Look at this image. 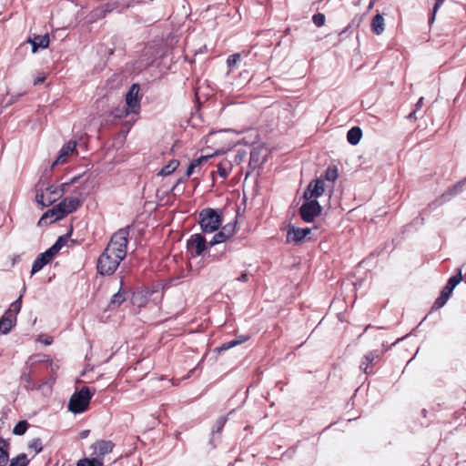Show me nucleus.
Listing matches in <instances>:
<instances>
[{
    "mask_svg": "<svg viewBox=\"0 0 466 466\" xmlns=\"http://www.w3.org/2000/svg\"><path fill=\"white\" fill-rule=\"evenodd\" d=\"M223 218L222 209L207 208L199 212V225L203 233H213L217 231Z\"/></svg>",
    "mask_w": 466,
    "mask_h": 466,
    "instance_id": "nucleus-1",
    "label": "nucleus"
},
{
    "mask_svg": "<svg viewBox=\"0 0 466 466\" xmlns=\"http://www.w3.org/2000/svg\"><path fill=\"white\" fill-rule=\"evenodd\" d=\"M95 394V390H91L89 387H82L80 390L72 394L68 402V410L79 414L83 413L88 408L90 400Z\"/></svg>",
    "mask_w": 466,
    "mask_h": 466,
    "instance_id": "nucleus-2",
    "label": "nucleus"
},
{
    "mask_svg": "<svg viewBox=\"0 0 466 466\" xmlns=\"http://www.w3.org/2000/svg\"><path fill=\"white\" fill-rule=\"evenodd\" d=\"M129 228L130 227L128 226L115 232L106 248L107 251H111L114 255L120 257L122 259L127 256Z\"/></svg>",
    "mask_w": 466,
    "mask_h": 466,
    "instance_id": "nucleus-3",
    "label": "nucleus"
},
{
    "mask_svg": "<svg viewBox=\"0 0 466 466\" xmlns=\"http://www.w3.org/2000/svg\"><path fill=\"white\" fill-rule=\"evenodd\" d=\"M122 260L120 257L114 255L111 251H107L105 248L97 259V273L102 276H111L117 269Z\"/></svg>",
    "mask_w": 466,
    "mask_h": 466,
    "instance_id": "nucleus-4",
    "label": "nucleus"
},
{
    "mask_svg": "<svg viewBox=\"0 0 466 466\" xmlns=\"http://www.w3.org/2000/svg\"><path fill=\"white\" fill-rule=\"evenodd\" d=\"M38 183L35 189V201L42 208H46L54 204L57 199L62 197V193L58 191V187L53 185H47L45 188L39 187Z\"/></svg>",
    "mask_w": 466,
    "mask_h": 466,
    "instance_id": "nucleus-5",
    "label": "nucleus"
},
{
    "mask_svg": "<svg viewBox=\"0 0 466 466\" xmlns=\"http://www.w3.org/2000/svg\"><path fill=\"white\" fill-rule=\"evenodd\" d=\"M462 280V275H461V268H458L457 274L451 277L447 284L444 286L442 290L441 291L440 296L435 299L431 309L432 310H438L441 309L450 299L453 289Z\"/></svg>",
    "mask_w": 466,
    "mask_h": 466,
    "instance_id": "nucleus-6",
    "label": "nucleus"
},
{
    "mask_svg": "<svg viewBox=\"0 0 466 466\" xmlns=\"http://www.w3.org/2000/svg\"><path fill=\"white\" fill-rule=\"evenodd\" d=\"M187 249L193 258L199 256L207 257L209 250V244L204 235L196 233L190 236L187 241Z\"/></svg>",
    "mask_w": 466,
    "mask_h": 466,
    "instance_id": "nucleus-7",
    "label": "nucleus"
},
{
    "mask_svg": "<svg viewBox=\"0 0 466 466\" xmlns=\"http://www.w3.org/2000/svg\"><path fill=\"white\" fill-rule=\"evenodd\" d=\"M131 1H124L119 2L118 0L110 1L108 3L103 4L96 8H95L92 13L91 16L93 19L97 20L105 17L106 14L111 13L113 11H116L118 13H121L126 8L130 6Z\"/></svg>",
    "mask_w": 466,
    "mask_h": 466,
    "instance_id": "nucleus-8",
    "label": "nucleus"
},
{
    "mask_svg": "<svg viewBox=\"0 0 466 466\" xmlns=\"http://www.w3.org/2000/svg\"><path fill=\"white\" fill-rule=\"evenodd\" d=\"M321 209L317 199H309L300 206L299 213L304 222L310 223L320 214Z\"/></svg>",
    "mask_w": 466,
    "mask_h": 466,
    "instance_id": "nucleus-9",
    "label": "nucleus"
},
{
    "mask_svg": "<svg viewBox=\"0 0 466 466\" xmlns=\"http://www.w3.org/2000/svg\"><path fill=\"white\" fill-rule=\"evenodd\" d=\"M463 186H464V179L458 182L453 187L448 188L441 197L440 198L432 201L431 204H429L427 209L433 210L437 208L438 207L441 206L445 202L451 200L455 195L461 193L463 191Z\"/></svg>",
    "mask_w": 466,
    "mask_h": 466,
    "instance_id": "nucleus-10",
    "label": "nucleus"
},
{
    "mask_svg": "<svg viewBox=\"0 0 466 466\" xmlns=\"http://www.w3.org/2000/svg\"><path fill=\"white\" fill-rule=\"evenodd\" d=\"M115 443L112 441L98 440L90 446L91 455L103 461L104 458L113 451Z\"/></svg>",
    "mask_w": 466,
    "mask_h": 466,
    "instance_id": "nucleus-11",
    "label": "nucleus"
},
{
    "mask_svg": "<svg viewBox=\"0 0 466 466\" xmlns=\"http://www.w3.org/2000/svg\"><path fill=\"white\" fill-rule=\"evenodd\" d=\"M266 160L267 153L265 148L260 146L253 147L250 151L248 163V169L250 170L247 172L246 177H248L252 171L261 167L266 162Z\"/></svg>",
    "mask_w": 466,
    "mask_h": 466,
    "instance_id": "nucleus-12",
    "label": "nucleus"
},
{
    "mask_svg": "<svg viewBox=\"0 0 466 466\" xmlns=\"http://www.w3.org/2000/svg\"><path fill=\"white\" fill-rule=\"evenodd\" d=\"M325 190V183L322 178H316L310 181V183L308 185L307 188L305 189L303 193V198L305 200L309 199H317L322 194Z\"/></svg>",
    "mask_w": 466,
    "mask_h": 466,
    "instance_id": "nucleus-13",
    "label": "nucleus"
},
{
    "mask_svg": "<svg viewBox=\"0 0 466 466\" xmlns=\"http://www.w3.org/2000/svg\"><path fill=\"white\" fill-rule=\"evenodd\" d=\"M139 85L133 84L126 95V106L129 108L132 114H138L140 110V101L138 98Z\"/></svg>",
    "mask_w": 466,
    "mask_h": 466,
    "instance_id": "nucleus-14",
    "label": "nucleus"
},
{
    "mask_svg": "<svg viewBox=\"0 0 466 466\" xmlns=\"http://www.w3.org/2000/svg\"><path fill=\"white\" fill-rule=\"evenodd\" d=\"M310 228H296L293 225H289L287 230V242L298 244L301 242L309 233Z\"/></svg>",
    "mask_w": 466,
    "mask_h": 466,
    "instance_id": "nucleus-15",
    "label": "nucleus"
},
{
    "mask_svg": "<svg viewBox=\"0 0 466 466\" xmlns=\"http://www.w3.org/2000/svg\"><path fill=\"white\" fill-rule=\"evenodd\" d=\"M235 245H233V241H230L228 244L216 246L212 248H209L208 252V261H218L222 259L227 252H230L235 248Z\"/></svg>",
    "mask_w": 466,
    "mask_h": 466,
    "instance_id": "nucleus-16",
    "label": "nucleus"
},
{
    "mask_svg": "<svg viewBox=\"0 0 466 466\" xmlns=\"http://www.w3.org/2000/svg\"><path fill=\"white\" fill-rule=\"evenodd\" d=\"M56 255V254L53 252L50 248H47L45 252L39 254L33 262L31 275H35V273L40 271L46 265H47L53 259V258Z\"/></svg>",
    "mask_w": 466,
    "mask_h": 466,
    "instance_id": "nucleus-17",
    "label": "nucleus"
},
{
    "mask_svg": "<svg viewBox=\"0 0 466 466\" xmlns=\"http://www.w3.org/2000/svg\"><path fill=\"white\" fill-rule=\"evenodd\" d=\"M386 350H388V349H386L385 351ZM383 353H384V350H374L369 351L362 358L360 364V369L361 370H363L364 373L370 374L372 371L369 370L370 366L376 360H380V358L381 357V355Z\"/></svg>",
    "mask_w": 466,
    "mask_h": 466,
    "instance_id": "nucleus-18",
    "label": "nucleus"
},
{
    "mask_svg": "<svg viewBox=\"0 0 466 466\" xmlns=\"http://www.w3.org/2000/svg\"><path fill=\"white\" fill-rule=\"evenodd\" d=\"M76 141L75 140H70L65 144L60 149L56 159L53 163V166L65 163L66 157L76 150Z\"/></svg>",
    "mask_w": 466,
    "mask_h": 466,
    "instance_id": "nucleus-19",
    "label": "nucleus"
},
{
    "mask_svg": "<svg viewBox=\"0 0 466 466\" xmlns=\"http://www.w3.org/2000/svg\"><path fill=\"white\" fill-rule=\"evenodd\" d=\"M28 43L32 45V52L36 53L39 48H46L49 46L48 35H35L33 38H29Z\"/></svg>",
    "mask_w": 466,
    "mask_h": 466,
    "instance_id": "nucleus-20",
    "label": "nucleus"
},
{
    "mask_svg": "<svg viewBox=\"0 0 466 466\" xmlns=\"http://www.w3.org/2000/svg\"><path fill=\"white\" fill-rule=\"evenodd\" d=\"M62 218V217H58V212L55 207H53L42 215L38 221V226H46Z\"/></svg>",
    "mask_w": 466,
    "mask_h": 466,
    "instance_id": "nucleus-21",
    "label": "nucleus"
},
{
    "mask_svg": "<svg viewBox=\"0 0 466 466\" xmlns=\"http://www.w3.org/2000/svg\"><path fill=\"white\" fill-rule=\"evenodd\" d=\"M371 31L375 35H381L384 32L385 29V24H384V18L380 14H377L373 16L371 23Z\"/></svg>",
    "mask_w": 466,
    "mask_h": 466,
    "instance_id": "nucleus-22",
    "label": "nucleus"
},
{
    "mask_svg": "<svg viewBox=\"0 0 466 466\" xmlns=\"http://www.w3.org/2000/svg\"><path fill=\"white\" fill-rule=\"evenodd\" d=\"M230 241H233V245L235 244L234 239H228V237L225 235V232L218 231L217 232L213 238L208 241L209 248H212L216 246L228 244Z\"/></svg>",
    "mask_w": 466,
    "mask_h": 466,
    "instance_id": "nucleus-23",
    "label": "nucleus"
},
{
    "mask_svg": "<svg viewBox=\"0 0 466 466\" xmlns=\"http://www.w3.org/2000/svg\"><path fill=\"white\" fill-rule=\"evenodd\" d=\"M361 137L362 130L360 127H353L347 133V140L352 146L358 145L361 139Z\"/></svg>",
    "mask_w": 466,
    "mask_h": 466,
    "instance_id": "nucleus-24",
    "label": "nucleus"
},
{
    "mask_svg": "<svg viewBox=\"0 0 466 466\" xmlns=\"http://www.w3.org/2000/svg\"><path fill=\"white\" fill-rule=\"evenodd\" d=\"M9 443L0 438V466H6L9 460V452H8Z\"/></svg>",
    "mask_w": 466,
    "mask_h": 466,
    "instance_id": "nucleus-25",
    "label": "nucleus"
},
{
    "mask_svg": "<svg viewBox=\"0 0 466 466\" xmlns=\"http://www.w3.org/2000/svg\"><path fill=\"white\" fill-rule=\"evenodd\" d=\"M68 211V214L75 212L83 203V200L76 197H66L64 199Z\"/></svg>",
    "mask_w": 466,
    "mask_h": 466,
    "instance_id": "nucleus-26",
    "label": "nucleus"
},
{
    "mask_svg": "<svg viewBox=\"0 0 466 466\" xmlns=\"http://www.w3.org/2000/svg\"><path fill=\"white\" fill-rule=\"evenodd\" d=\"M125 300V292H122V289L120 288V289L112 296L108 308L110 309L118 308Z\"/></svg>",
    "mask_w": 466,
    "mask_h": 466,
    "instance_id": "nucleus-27",
    "label": "nucleus"
},
{
    "mask_svg": "<svg viewBox=\"0 0 466 466\" xmlns=\"http://www.w3.org/2000/svg\"><path fill=\"white\" fill-rule=\"evenodd\" d=\"M22 298H23V294H21L17 299H15L9 307V309H7V311L5 313V315L7 316H11V318H14L15 319V316L20 312L21 310V308H22Z\"/></svg>",
    "mask_w": 466,
    "mask_h": 466,
    "instance_id": "nucleus-28",
    "label": "nucleus"
},
{
    "mask_svg": "<svg viewBox=\"0 0 466 466\" xmlns=\"http://www.w3.org/2000/svg\"><path fill=\"white\" fill-rule=\"evenodd\" d=\"M13 328V319L11 316L4 315L0 319V333L7 334Z\"/></svg>",
    "mask_w": 466,
    "mask_h": 466,
    "instance_id": "nucleus-29",
    "label": "nucleus"
},
{
    "mask_svg": "<svg viewBox=\"0 0 466 466\" xmlns=\"http://www.w3.org/2000/svg\"><path fill=\"white\" fill-rule=\"evenodd\" d=\"M179 166V161L177 159L170 160L166 166H164L158 172L159 176H168L172 174Z\"/></svg>",
    "mask_w": 466,
    "mask_h": 466,
    "instance_id": "nucleus-30",
    "label": "nucleus"
},
{
    "mask_svg": "<svg viewBox=\"0 0 466 466\" xmlns=\"http://www.w3.org/2000/svg\"><path fill=\"white\" fill-rule=\"evenodd\" d=\"M212 156H201L198 158L193 159L190 164L188 165L187 171H186V177H189L193 172L194 169L198 167L202 162L207 161L208 158H210Z\"/></svg>",
    "mask_w": 466,
    "mask_h": 466,
    "instance_id": "nucleus-31",
    "label": "nucleus"
},
{
    "mask_svg": "<svg viewBox=\"0 0 466 466\" xmlns=\"http://www.w3.org/2000/svg\"><path fill=\"white\" fill-rule=\"evenodd\" d=\"M70 233L58 237L56 241L49 248L53 252L57 254L59 250L67 243Z\"/></svg>",
    "mask_w": 466,
    "mask_h": 466,
    "instance_id": "nucleus-32",
    "label": "nucleus"
},
{
    "mask_svg": "<svg viewBox=\"0 0 466 466\" xmlns=\"http://www.w3.org/2000/svg\"><path fill=\"white\" fill-rule=\"evenodd\" d=\"M247 341V338H242V339H232L227 342H224L220 347L217 348L218 352L228 350L231 348L238 346Z\"/></svg>",
    "mask_w": 466,
    "mask_h": 466,
    "instance_id": "nucleus-33",
    "label": "nucleus"
},
{
    "mask_svg": "<svg viewBox=\"0 0 466 466\" xmlns=\"http://www.w3.org/2000/svg\"><path fill=\"white\" fill-rule=\"evenodd\" d=\"M76 466H104V461L97 458H84L77 461Z\"/></svg>",
    "mask_w": 466,
    "mask_h": 466,
    "instance_id": "nucleus-34",
    "label": "nucleus"
},
{
    "mask_svg": "<svg viewBox=\"0 0 466 466\" xmlns=\"http://www.w3.org/2000/svg\"><path fill=\"white\" fill-rule=\"evenodd\" d=\"M29 427V423L23 420H19L14 427L13 429V433L15 435H17V436H22L25 433V431H27Z\"/></svg>",
    "mask_w": 466,
    "mask_h": 466,
    "instance_id": "nucleus-35",
    "label": "nucleus"
},
{
    "mask_svg": "<svg viewBox=\"0 0 466 466\" xmlns=\"http://www.w3.org/2000/svg\"><path fill=\"white\" fill-rule=\"evenodd\" d=\"M29 460L25 453H21L10 461L9 466H27Z\"/></svg>",
    "mask_w": 466,
    "mask_h": 466,
    "instance_id": "nucleus-36",
    "label": "nucleus"
},
{
    "mask_svg": "<svg viewBox=\"0 0 466 466\" xmlns=\"http://www.w3.org/2000/svg\"><path fill=\"white\" fill-rule=\"evenodd\" d=\"M339 177L338 168L336 166L329 167L324 173V178L328 181L334 182Z\"/></svg>",
    "mask_w": 466,
    "mask_h": 466,
    "instance_id": "nucleus-37",
    "label": "nucleus"
},
{
    "mask_svg": "<svg viewBox=\"0 0 466 466\" xmlns=\"http://www.w3.org/2000/svg\"><path fill=\"white\" fill-rule=\"evenodd\" d=\"M236 226H237V218L232 223H228L225 226H223L220 228V231L225 232V235L228 237V239H231L233 237L235 231H236Z\"/></svg>",
    "mask_w": 466,
    "mask_h": 466,
    "instance_id": "nucleus-38",
    "label": "nucleus"
},
{
    "mask_svg": "<svg viewBox=\"0 0 466 466\" xmlns=\"http://www.w3.org/2000/svg\"><path fill=\"white\" fill-rule=\"evenodd\" d=\"M131 111L126 106L122 107H116L112 111V116L116 118H122L129 115Z\"/></svg>",
    "mask_w": 466,
    "mask_h": 466,
    "instance_id": "nucleus-39",
    "label": "nucleus"
},
{
    "mask_svg": "<svg viewBox=\"0 0 466 466\" xmlns=\"http://www.w3.org/2000/svg\"><path fill=\"white\" fill-rule=\"evenodd\" d=\"M28 448L35 451V453H40L43 451L41 439L35 438L32 440L28 444Z\"/></svg>",
    "mask_w": 466,
    "mask_h": 466,
    "instance_id": "nucleus-40",
    "label": "nucleus"
},
{
    "mask_svg": "<svg viewBox=\"0 0 466 466\" xmlns=\"http://www.w3.org/2000/svg\"><path fill=\"white\" fill-rule=\"evenodd\" d=\"M227 417H220L216 421L215 427L212 430V435H215L216 433H220L223 430L226 422H227Z\"/></svg>",
    "mask_w": 466,
    "mask_h": 466,
    "instance_id": "nucleus-41",
    "label": "nucleus"
},
{
    "mask_svg": "<svg viewBox=\"0 0 466 466\" xmlns=\"http://www.w3.org/2000/svg\"><path fill=\"white\" fill-rule=\"evenodd\" d=\"M56 211L58 212V217L65 218L68 215V211L66 206V202L64 200L60 201L58 204L54 206Z\"/></svg>",
    "mask_w": 466,
    "mask_h": 466,
    "instance_id": "nucleus-42",
    "label": "nucleus"
},
{
    "mask_svg": "<svg viewBox=\"0 0 466 466\" xmlns=\"http://www.w3.org/2000/svg\"><path fill=\"white\" fill-rule=\"evenodd\" d=\"M325 20H326L325 15L321 13H317V14L313 15V16H312V22L318 27L324 25Z\"/></svg>",
    "mask_w": 466,
    "mask_h": 466,
    "instance_id": "nucleus-43",
    "label": "nucleus"
},
{
    "mask_svg": "<svg viewBox=\"0 0 466 466\" xmlns=\"http://www.w3.org/2000/svg\"><path fill=\"white\" fill-rule=\"evenodd\" d=\"M241 56L238 53H235L230 55L227 59V64L228 67H233L240 61Z\"/></svg>",
    "mask_w": 466,
    "mask_h": 466,
    "instance_id": "nucleus-44",
    "label": "nucleus"
},
{
    "mask_svg": "<svg viewBox=\"0 0 466 466\" xmlns=\"http://www.w3.org/2000/svg\"><path fill=\"white\" fill-rule=\"evenodd\" d=\"M21 380L26 383L25 386L26 390H33L35 388V384L31 380V377L29 373L23 372L21 375Z\"/></svg>",
    "mask_w": 466,
    "mask_h": 466,
    "instance_id": "nucleus-45",
    "label": "nucleus"
},
{
    "mask_svg": "<svg viewBox=\"0 0 466 466\" xmlns=\"http://www.w3.org/2000/svg\"><path fill=\"white\" fill-rule=\"evenodd\" d=\"M444 1L445 0H436L435 5L432 9L431 16L430 18V23H432L434 21L435 14Z\"/></svg>",
    "mask_w": 466,
    "mask_h": 466,
    "instance_id": "nucleus-46",
    "label": "nucleus"
},
{
    "mask_svg": "<svg viewBox=\"0 0 466 466\" xmlns=\"http://www.w3.org/2000/svg\"><path fill=\"white\" fill-rule=\"evenodd\" d=\"M218 173L223 178H226L228 175V171L227 170V168H225L221 165L218 167Z\"/></svg>",
    "mask_w": 466,
    "mask_h": 466,
    "instance_id": "nucleus-47",
    "label": "nucleus"
},
{
    "mask_svg": "<svg viewBox=\"0 0 466 466\" xmlns=\"http://www.w3.org/2000/svg\"><path fill=\"white\" fill-rule=\"evenodd\" d=\"M249 276H250V274L248 272L245 271V272L241 273V275L239 277H238L236 279V280L240 281V282H248L249 279Z\"/></svg>",
    "mask_w": 466,
    "mask_h": 466,
    "instance_id": "nucleus-48",
    "label": "nucleus"
},
{
    "mask_svg": "<svg viewBox=\"0 0 466 466\" xmlns=\"http://www.w3.org/2000/svg\"><path fill=\"white\" fill-rule=\"evenodd\" d=\"M69 186H70V183H68V182H65L60 185V187H58V191H60L62 193V196L65 194V192L66 191V189Z\"/></svg>",
    "mask_w": 466,
    "mask_h": 466,
    "instance_id": "nucleus-49",
    "label": "nucleus"
},
{
    "mask_svg": "<svg viewBox=\"0 0 466 466\" xmlns=\"http://www.w3.org/2000/svg\"><path fill=\"white\" fill-rule=\"evenodd\" d=\"M45 80H46V76H37V77L34 80V85H35V86H37V85H39V84L43 83Z\"/></svg>",
    "mask_w": 466,
    "mask_h": 466,
    "instance_id": "nucleus-50",
    "label": "nucleus"
},
{
    "mask_svg": "<svg viewBox=\"0 0 466 466\" xmlns=\"http://www.w3.org/2000/svg\"><path fill=\"white\" fill-rule=\"evenodd\" d=\"M89 432H90L89 430H84V431H80V433H79L80 439H86L88 436Z\"/></svg>",
    "mask_w": 466,
    "mask_h": 466,
    "instance_id": "nucleus-51",
    "label": "nucleus"
},
{
    "mask_svg": "<svg viewBox=\"0 0 466 466\" xmlns=\"http://www.w3.org/2000/svg\"><path fill=\"white\" fill-rule=\"evenodd\" d=\"M423 105V97H420L416 104V110L418 111Z\"/></svg>",
    "mask_w": 466,
    "mask_h": 466,
    "instance_id": "nucleus-52",
    "label": "nucleus"
},
{
    "mask_svg": "<svg viewBox=\"0 0 466 466\" xmlns=\"http://www.w3.org/2000/svg\"><path fill=\"white\" fill-rule=\"evenodd\" d=\"M21 96H22V95H17L15 98H14V96H12V97H11V99L7 102V105L12 104V103H14V102L17 101V100H18V98H19Z\"/></svg>",
    "mask_w": 466,
    "mask_h": 466,
    "instance_id": "nucleus-53",
    "label": "nucleus"
},
{
    "mask_svg": "<svg viewBox=\"0 0 466 466\" xmlns=\"http://www.w3.org/2000/svg\"><path fill=\"white\" fill-rule=\"evenodd\" d=\"M79 177H80L79 176H76V177H72V178L70 179V181H68V183H70V186H71V185H73V184H75V183H76V182L78 181Z\"/></svg>",
    "mask_w": 466,
    "mask_h": 466,
    "instance_id": "nucleus-54",
    "label": "nucleus"
},
{
    "mask_svg": "<svg viewBox=\"0 0 466 466\" xmlns=\"http://www.w3.org/2000/svg\"><path fill=\"white\" fill-rule=\"evenodd\" d=\"M416 114H417V110L415 109V110H413L412 112L410 113L409 117L410 118H411V117L417 118Z\"/></svg>",
    "mask_w": 466,
    "mask_h": 466,
    "instance_id": "nucleus-55",
    "label": "nucleus"
},
{
    "mask_svg": "<svg viewBox=\"0 0 466 466\" xmlns=\"http://www.w3.org/2000/svg\"><path fill=\"white\" fill-rule=\"evenodd\" d=\"M242 338H247V340H248L250 336L249 335H239L235 339H242Z\"/></svg>",
    "mask_w": 466,
    "mask_h": 466,
    "instance_id": "nucleus-56",
    "label": "nucleus"
},
{
    "mask_svg": "<svg viewBox=\"0 0 466 466\" xmlns=\"http://www.w3.org/2000/svg\"><path fill=\"white\" fill-rule=\"evenodd\" d=\"M209 443H210L212 449L216 448V445L214 443V435H212V438L210 439Z\"/></svg>",
    "mask_w": 466,
    "mask_h": 466,
    "instance_id": "nucleus-57",
    "label": "nucleus"
},
{
    "mask_svg": "<svg viewBox=\"0 0 466 466\" xmlns=\"http://www.w3.org/2000/svg\"><path fill=\"white\" fill-rule=\"evenodd\" d=\"M51 343H52V339H46V340L45 341V344H46V345H50Z\"/></svg>",
    "mask_w": 466,
    "mask_h": 466,
    "instance_id": "nucleus-58",
    "label": "nucleus"
},
{
    "mask_svg": "<svg viewBox=\"0 0 466 466\" xmlns=\"http://www.w3.org/2000/svg\"><path fill=\"white\" fill-rule=\"evenodd\" d=\"M238 159L240 161V160L242 159V156H238V155H237V156H236V160H238Z\"/></svg>",
    "mask_w": 466,
    "mask_h": 466,
    "instance_id": "nucleus-59",
    "label": "nucleus"
},
{
    "mask_svg": "<svg viewBox=\"0 0 466 466\" xmlns=\"http://www.w3.org/2000/svg\"><path fill=\"white\" fill-rule=\"evenodd\" d=\"M370 328H372V326H371V325H368V326L365 328L364 332H366V331H367L369 329H370Z\"/></svg>",
    "mask_w": 466,
    "mask_h": 466,
    "instance_id": "nucleus-60",
    "label": "nucleus"
},
{
    "mask_svg": "<svg viewBox=\"0 0 466 466\" xmlns=\"http://www.w3.org/2000/svg\"><path fill=\"white\" fill-rule=\"evenodd\" d=\"M459 98H460V96H458L457 97H455L454 102H457V101L459 100Z\"/></svg>",
    "mask_w": 466,
    "mask_h": 466,
    "instance_id": "nucleus-61",
    "label": "nucleus"
},
{
    "mask_svg": "<svg viewBox=\"0 0 466 466\" xmlns=\"http://www.w3.org/2000/svg\"><path fill=\"white\" fill-rule=\"evenodd\" d=\"M398 341H400V339H397V340H395V342H393L392 345H396V343H398Z\"/></svg>",
    "mask_w": 466,
    "mask_h": 466,
    "instance_id": "nucleus-62",
    "label": "nucleus"
},
{
    "mask_svg": "<svg viewBox=\"0 0 466 466\" xmlns=\"http://www.w3.org/2000/svg\"><path fill=\"white\" fill-rule=\"evenodd\" d=\"M398 341H400V339H397V340H395V342H393L392 345H396V343H398Z\"/></svg>",
    "mask_w": 466,
    "mask_h": 466,
    "instance_id": "nucleus-63",
    "label": "nucleus"
},
{
    "mask_svg": "<svg viewBox=\"0 0 466 466\" xmlns=\"http://www.w3.org/2000/svg\"><path fill=\"white\" fill-rule=\"evenodd\" d=\"M398 341H400V339H397V340H395V342H393L392 345H396V343H398Z\"/></svg>",
    "mask_w": 466,
    "mask_h": 466,
    "instance_id": "nucleus-64",
    "label": "nucleus"
}]
</instances>
